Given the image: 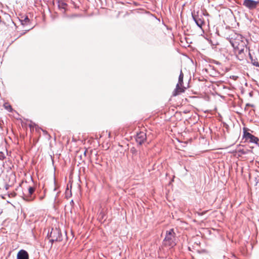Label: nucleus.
Returning a JSON list of instances; mask_svg holds the SVG:
<instances>
[{
  "mask_svg": "<svg viewBox=\"0 0 259 259\" xmlns=\"http://www.w3.org/2000/svg\"><path fill=\"white\" fill-rule=\"evenodd\" d=\"M35 188L33 187H29L28 189V194H24L23 199L27 201H31L34 199V197L32 196L34 193Z\"/></svg>",
  "mask_w": 259,
  "mask_h": 259,
  "instance_id": "5",
  "label": "nucleus"
},
{
  "mask_svg": "<svg viewBox=\"0 0 259 259\" xmlns=\"http://www.w3.org/2000/svg\"><path fill=\"white\" fill-rule=\"evenodd\" d=\"M246 106H250V104H246Z\"/></svg>",
  "mask_w": 259,
  "mask_h": 259,
  "instance_id": "17",
  "label": "nucleus"
},
{
  "mask_svg": "<svg viewBox=\"0 0 259 259\" xmlns=\"http://www.w3.org/2000/svg\"><path fill=\"white\" fill-rule=\"evenodd\" d=\"M258 4V1L244 0L243 2V5L249 10H254L256 9Z\"/></svg>",
  "mask_w": 259,
  "mask_h": 259,
  "instance_id": "4",
  "label": "nucleus"
},
{
  "mask_svg": "<svg viewBox=\"0 0 259 259\" xmlns=\"http://www.w3.org/2000/svg\"><path fill=\"white\" fill-rule=\"evenodd\" d=\"M244 137L246 139L249 140V141L252 143L257 144L259 141V139L257 137L246 132H244Z\"/></svg>",
  "mask_w": 259,
  "mask_h": 259,
  "instance_id": "7",
  "label": "nucleus"
},
{
  "mask_svg": "<svg viewBox=\"0 0 259 259\" xmlns=\"http://www.w3.org/2000/svg\"><path fill=\"white\" fill-rule=\"evenodd\" d=\"M249 56L250 59H251L252 64L255 66H256V67L259 66L258 62L255 59H253L252 57L249 52Z\"/></svg>",
  "mask_w": 259,
  "mask_h": 259,
  "instance_id": "11",
  "label": "nucleus"
},
{
  "mask_svg": "<svg viewBox=\"0 0 259 259\" xmlns=\"http://www.w3.org/2000/svg\"><path fill=\"white\" fill-rule=\"evenodd\" d=\"M2 212H3L2 209H0V215L2 214Z\"/></svg>",
  "mask_w": 259,
  "mask_h": 259,
  "instance_id": "15",
  "label": "nucleus"
},
{
  "mask_svg": "<svg viewBox=\"0 0 259 259\" xmlns=\"http://www.w3.org/2000/svg\"><path fill=\"white\" fill-rule=\"evenodd\" d=\"M3 157V153L2 152H0V159H2Z\"/></svg>",
  "mask_w": 259,
  "mask_h": 259,
  "instance_id": "14",
  "label": "nucleus"
},
{
  "mask_svg": "<svg viewBox=\"0 0 259 259\" xmlns=\"http://www.w3.org/2000/svg\"><path fill=\"white\" fill-rule=\"evenodd\" d=\"M67 5L64 2H58V7L60 9H64L65 10L66 8Z\"/></svg>",
  "mask_w": 259,
  "mask_h": 259,
  "instance_id": "12",
  "label": "nucleus"
},
{
  "mask_svg": "<svg viewBox=\"0 0 259 259\" xmlns=\"http://www.w3.org/2000/svg\"><path fill=\"white\" fill-rule=\"evenodd\" d=\"M25 20H28V18H26L25 19Z\"/></svg>",
  "mask_w": 259,
  "mask_h": 259,
  "instance_id": "18",
  "label": "nucleus"
},
{
  "mask_svg": "<svg viewBox=\"0 0 259 259\" xmlns=\"http://www.w3.org/2000/svg\"><path fill=\"white\" fill-rule=\"evenodd\" d=\"M56 196H55V197L54 201H56Z\"/></svg>",
  "mask_w": 259,
  "mask_h": 259,
  "instance_id": "19",
  "label": "nucleus"
},
{
  "mask_svg": "<svg viewBox=\"0 0 259 259\" xmlns=\"http://www.w3.org/2000/svg\"><path fill=\"white\" fill-rule=\"evenodd\" d=\"M70 203H71V204H73V200H71V201L70 202Z\"/></svg>",
  "mask_w": 259,
  "mask_h": 259,
  "instance_id": "16",
  "label": "nucleus"
},
{
  "mask_svg": "<svg viewBox=\"0 0 259 259\" xmlns=\"http://www.w3.org/2000/svg\"><path fill=\"white\" fill-rule=\"evenodd\" d=\"M146 139V135L143 132H140L138 133L136 136V142L140 145H141L144 143L145 140Z\"/></svg>",
  "mask_w": 259,
  "mask_h": 259,
  "instance_id": "6",
  "label": "nucleus"
},
{
  "mask_svg": "<svg viewBox=\"0 0 259 259\" xmlns=\"http://www.w3.org/2000/svg\"><path fill=\"white\" fill-rule=\"evenodd\" d=\"M4 108L8 110L9 111H11L12 110V107L10 105H9L8 103H5L4 104Z\"/></svg>",
  "mask_w": 259,
  "mask_h": 259,
  "instance_id": "13",
  "label": "nucleus"
},
{
  "mask_svg": "<svg viewBox=\"0 0 259 259\" xmlns=\"http://www.w3.org/2000/svg\"><path fill=\"white\" fill-rule=\"evenodd\" d=\"M242 39V35L236 34L234 37H232L230 40L232 47L234 49H237L240 54L243 53L244 47L246 46L245 43Z\"/></svg>",
  "mask_w": 259,
  "mask_h": 259,
  "instance_id": "1",
  "label": "nucleus"
},
{
  "mask_svg": "<svg viewBox=\"0 0 259 259\" xmlns=\"http://www.w3.org/2000/svg\"><path fill=\"white\" fill-rule=\"evenodd\" d=\"M55 234H59V231L57 230H53V231L51 232L50 236L52 238L51 240L52 241H57L58 240L57 237H56V238L55 237V236H54Z\"/></svg>",
  "mask_w": 259,
  "mask_h": 259,
  "instance_id": "10",
  "label": "nucleus"
},
{
  "mask_svg": "<svg viewBox=\"0 0 259 259\" xmlns=\"http://www.w3.org/2000/svg\"><path fill=\"white\" fill-rule=\"evenodd\" d=\"M193 18L197 25L200 28H202V26L204 24V21L203 20L202 18H200L199 16L196 17L193 15Z\"/></svg>",
  "mask_w": 259,
  "mask_h": 259,
  "instance_id": "9",
  "label": "nucleus"
},
{
  "mask_svg": "<svg viewBox=\"0 0 259 259\" xmlns=\"http://www.w3.org/2000/svg\"><path fill=\"white\" fill-rule=\"evenodd\" d=\"M17 259H29V254L26 250L21 249L17 254Z\"/></svg>",
  "mask_w": 259,
  "mask_h": 259,
  "instance_id": "8",
  "label": "nucleus"
},
{
  "mask_svg": "<svg viewBox=\"0 0 259 259\" xmlns=\"http://www.w3.org/2000/svg\"><path fill=\"white\" fill-rule=\"evenodd\" d=\"M184 75L182 71H181L179 77V81L176 85V88L173 92V96H176L180 93L184 92V89L181 87L183 84Z\"/></svg>",
  "mask_w": 259,
  "mask_h": 259,
  "instance_id": "3",
  "label": "nucleus"
},
{
  "mask_svg": "<svg viewBox=\"0 0 259 259\" xmlns=\"http://www.w3.org/2000/svg\"><path fill=\"white\" fill-rule=\"evenodd\" d=\"M163 244L168 248H172L176 245L175 233L173 229L166 231Z\"/></svg>",
  "mask_w": 259,
  "mask_h": 259,
  "instance_id": "2",
  "label": "nucleus"
}]
</instances>
